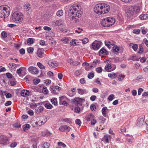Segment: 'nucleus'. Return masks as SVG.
I'll use <instances>...</instances> for the list:
<instances>
[{"mask_svg": "<svg viewBox=\"0 0 148 148\" xmlns=\"http://www.w3.org/2000/svg\"><path fill=\"white\" fill-rule=\"evenodd\" d=\"M129 45V46L131 47L134 51H136L138 48V45L136 44L130 43V44Z\"/></svg>", "mask_w": 148, "mask_h": 148, "instance_id": "obj_22", "label": "nucleus"}, {"mask_svg": "<svg viewBox=\"0 0 148 148\" xmlns=\"http://www.w3.org/2000/svg\"><path fill=\"white\" fill-rule=\"evenodd\" d=\"M140 30L138 29H135L133 30V32L134 33L138 34L140 33Z\"/></svg>", "mask_w": 148, "mask_h": 148, "instance_id": "obj_55", "label": "nucleus"}, {"mask_svg": "<svg viewBox=\"0 0 148 148\" xmlns=\"http://www.w3.org/2000/svg\"><path fill=\"white\" fill-rule=\"evenodd\" d=\"M50 90L52 93L55 94L56 95H57L58 94V93L56 92V89L54 86H52L50 87Z\"/></svg>", "mask_w": 148, "mask_h": 148, "instance_id": "obj_30", "label": "nucleus"}, {"mask_svg": "<svg viewBox=\"0 0 148 148\" xmlns=\"http://www.w3.org/2000/svg\"><path fill=\"white\" fill-rule=\"evenodd\" d=\"M106 109H107V107H104L102 108L101 110L102 113L103 114V115L105 117H106Z\"/></svg>", "mask_w": 148, "mask_h": 148, "instance_id": "obj_31", "label": "nucleus"}, {"mask_svg": "<svg viewBox=\"0 0 148 148\" xmlns=\"http://www.w3.org/2000/svg\"><path fill=\"white\" fill-rule=\"evenodd\" d=\"M0 143L6 145L9 143V139L6 136L2 135L0 136Z\"/></svg>", "mask_w": 148, "mask_h": 148, "instance_id": "obj_6", "label": "nucleus"}, {"mask_svg": "<svg viewBox=\"0 0 148 148\" xmlns=\"http://www.w3.org/2000/svg\"><path fill=\"white\" fill-rule=\"evenodd\" d=\"M29 6L30 4H29L27 3L26 4V12L27 14L29 15L31 14L32 12L31 8Z\"/></svg>", "mask_w": 148, "mask_h": 148, "instance_id": "obj_18", "label": "nucleus"}, {"mask_svg": "<svg viewBox=\"0 0 148 148\" xmlns=\"http://www.w3.org/2000/svg\"><path fill=\"white\" fill-rule=\"evenodd\" d=\"M80 82L82 84H85L86 82L85 80V78H84L81 79L80 80Z\"/></svg>", "mask_w": 148, "mask_h": 148, "instance_id": "obj_58", "label": "nucleus"}, {"mask_svg": "<svg viewBox=\"0 0 148 148\" xmlns=\"http://www.w3.org/2000/svg\"><path fill=\"white\" fill-rule=\"evenodd\" d=\"M71 129V127L67 125H65L60 126L59 129V130L61 131L69 132Z\"/></svg>", "mask_w": 148, "mask_h": 148, "instance_id": "obj_10", "label": "nucleus"}, {"mask_svg": "<svg viewBox=\"0 0 148 148\" xmlns=\"http://www.w3.org/2000/svg\"><path fill=\"white\" fill-rule=\"evenodd\" d=\"M1 36L3 38H4L7 37V33L5 31H3L1 33Z\"/></svg>", "mask_w": 148, "mask_h": 148, "instance_id": "obj_50", "label": "nucleus"}, {"mask_svg": "<svg viewBox=\"0 0 148 148\" xmlns=\"http://www.w3.org/2000/svg\"><path fill=\"white\" fill-rule=\"evenodd\" d=\"M49 143L48 142H46L43 144L42 147L43 148H49Z\"/></svg>", "mask_w": 148, "mask_h": 148, "instance_id": "obj_39", "label": "nucleus"}, {"mask_svg": "<svg viewBox=\"0 0 148 148\" xmlns=\"http://www.w3.org/2000/svg\"><path fill=\"white\" fill-rule=\"evenodd\" d=\"M125 76L123 75L120 74L118 75L117 78L119 81H122L123 80Z\"/></svg>", "mask_w": 148, "mask_h": 148, "instance_id": "obj_38", "label": "nucleus"}, {"mask_svg": "<svg viewBox=\"0 0 148 148\" xmlns=\"http://www.w3.org/2000/svg\"><path fill=\"white\" fill-rule=\"evenodd\" d=\"M82 31V29H81L80 27H78L77 29L75 30V32L79 34Z\"/></svg>", "mask_w": 148, "mask_h": 148, "instance_id": "obj_61", "label": "nucleus"}, {"mask_svg": "<svg viewBox=\"0 0 148 148\" xmlns=\"http://www.w3.org/2000/svg\"><path fill=\"white\" fill-rule=\"evenodd\" d=\"M80 40L82 41V43L84 44H86L89 41L88 39L86 38H85L83 39H81Z\"/></svg>", "mask_w": 148, "mask_h": 148, "instance_id": "obj_40", "label": "nucleus"}, {"mask_svg": "<svg viewBox=\"0 0 148 148\" xmlns=\"http://www.w3.org/2000/svg\"><path fill=\"white\" fill-rule=\"evenodd\" d=\"M63 121L64 122H67L69 123L71 122V119L69 118H66L64 119L63 120Z\"/></svg>", "mask_w": 148, "mask_h": 148, "instance_id": "obj_62", "label": "nucleus"}, {"mask_svg": "<svg viewBox=\"0 0 148 148\" xmlns=\"http://www.w3.org/2000/svg\"><path fill=\"white\" fill-rule=\"evenodd\" d=\"M72 102L77 106H82V99L80 98H75L74 99L71 100Z\"/></svg>", "mask_w": 148, "mask_h": 148, "instance_id": "obj_7", "label": "nucleus"}, {"mask_svg": "<svg viewBox=\"0 0 148 148\" xmlns=\"http://www.w3.org/2000/svg\"><path fill=\"white\" fill-rule=\"evenodd\" d=\"M21 95L23 97L28 96L29 94V91L27 90H22L21 92Z\"/></svg>", "mask_w": 148, "mask_h": 148, "instance_id": "obj_15", "label": "nucleus"}, {"mask_svg": "<svg viewBox=\"0 0 148 148\" xmlns=\"http://www.w3.org/2000/svg\"><path fill=\"white\" fill-rule=\"evenodd\" d=\"M31 124L34 127H36L38 126L37 121H32L31 123Z\"/></svg>", "mask_w": 148, "mask_h": 148, "instance_id": "obj_51", "label": "nucleus"}, {"mask_svg": "<svg viewBox=\"0 0 148 148\" xmlns=\"http://www.w3.org/2000/svg\"><path fill=\"white\" fill-rule=\"evenodd\" d=\"M69 40L67 38H64L61 39V41L64 44H66L68 42Z\"/></svg>", "mask_w": 148, "mask_h": 148, "instance_id": "obj_47", "label": "nucleus"}, {"mask_svg": "<svg viewBox=\"0 0 148 148\" xmlns=\"http://www.w3.org/2000/svg\"><path fill=\"white\" fill-rule=\"evenodd\" d=\"M45 107L48 109H51L53 108V106L49 103H46L44 105Z\"/></svg>", "mask_w": 148, "mask_h": 148, "instance_id": "obj_28", "label": "nucleus"}, {"mask_svg": "<svg viewBox=\"0 0 148 148\" xmlns=\"http://www.w3.org/2000/svg\"><path fill=\"white\" fill-rule=\"evenodd\" d=\"M140 10L139 7L137 6H128L127 7L126 13L127 16H133L134 12H138Z\"/></svg>", "mask_w": 148, "mask_h": 148, "instance_id": "obj_2", "label": "nucleus"}, {"mask_svg": "<svg viewBox=\"0 0 148 148\" xmlns=\"http://www.w3.org/2000/svg\"><path fill=\"white\" fill-rule=\"evenodd\" d=\"M102 141L105 142L107 143H109L108 138L107 136H105L102 139Z\"/></svg>", "mask_w": 148, "mask_h": 148, "instance_id": "obj_41", "label": "nucleus"}, {"mask_svg": "<svg viewBox=\"0 0 148 148\" xmlns=\"http://www.w3.org/2000/svg\"><path fill=\"white\" fill-rule=\"evenodd\" d=\"M114 96L113 94L110 95L108 98V99L110 101H112L114 99Z\"/></svg>", "mask_w": 148, "mask_h": 148, "instance_id": "obj_49", "label": "nucleus"}, {"mask_svg": "<svg viewBox=\"0 0 148 148\" xmlns=\"http://www.w3.org/2000/svg\"><path fill=\"white\" fill-rule=\"evenodd\" d=\"M99 119L101 123H104L106 119L102 116H100Z\"/></svg>", "mask_w": 148, "mask_h": 148, "instance_id": "obj_60", "label": "nucleus"}, {"mask_svg": "<svg viewBox=\"0 0 148 148\" xmlns=\"http://www.w3.org/2000/svg\"><path fill=\"white\" fill-rule=\"evenodd\" d=\"M105 45L108 47H109L111 45V42L108 40H105Z\"/></svg>", "mask_w": 148, "mask_h": 148, "instance_id": "obj_52", "label": "nucleus"}, {"mask_svg": "<svg viewBox=\"0 0 148 148\" xmlns=\"http://www.w3.org/2000/svg\"><path fill=\"white\" fill-rule=\"evenodd\" d=\"M10 13V8L7 6H0V17L1 18L8 17Z\"/></svg>", "mask_w": 148, "mask_h": 148, "instance_id": "obj_3", "label": "nucleus"}, {"mask_svg": "<svg viewBox=\"0 0 148 148\" xmlns=\"http://www.w3.org/2000/svg\"><path fill=\"white\" fill-rule=\"evenodd\" d=\"M139 18L141 20H146L148 19V14H142L139 16Z\"/></svg>", "mask_w": 148, "mask_h": 148, "instance_id": "obj_24", "label": "nucleus"}, {"mask_svg": "<svg viewBox=\"0 0 148 148\" xmlns=\"http://www.w3.org/2000/svg\"><path fill=\"white\" fill-rule=\"evenodd\" d=\"M50 134L51 133L47 130H46L42 131L41 133V135L43 136H49Z\"/></svg>", "mask_w": 148, "mask_h": 148, "instance_id": "obj_20", "label": "nucleus"}, {"mask_svg": "<svg viewBox=\"0 0 148 148\" xmlns=\"http://www.w3.org/2000/svg\"><path fill=\"white\" fill-rule=\"evenodd\" d=\"M37 107V104L36 103H31L30 105V108H36Z\"/></svg>", "mask_w": 148, "mask_h": 148, "instance_id": "obj_63", "label": "nucleus"}, {"mask_svg": "<svg viewBox=\"0 0 148 148\" xmlns=\"http://www.w3.org/2000/svg\"><path fill=\"white\" fill-rule=\"evenodd\" d=\"M112 68V66L110 64H107L105 67V69L108 72H110L111 70L109 71V70L111 69Z\"/></svg>", "mask_w": 148, "mask_h": 148, "instance_id": "obj_26", "label": "nucleus"}, {"mask_svg": "<svg viewBox=\"0 0 148 148\" xmlns=\"http://www.w3.org/2000/svg\"><path fill=\"white\" fill-rule=\"evenodd\" d=\"M113 50L114 52H117L119 50V47L117 46H114L113 47Z\"/></svg>", "mask_w": 148, "mask_h": 148, "instance_id": "obj_57", "label": "nucleus"}, {"mask_svg": "<svg viewBox=\"0 0 148 148\" xmlns=\"http://www.w3.org/2000/svg\"><path fill=\"white\" fill-rule=\"evenodd\" d=\"M53 23L56 26H59L62 25L63 23L62 20H59L54 21Z\"/></svg>", "mask_w": 148, "mask_h": 148, "instance_id": "obj_21", "label": "nucleus"}, {"mask_svg": "<svg viewBox=\"0 0 148 148\" xmlns=\"http://www.w3.org/2000/svg\"><path fill=\"white\" fill-rule=\"evenodd\" d=\"M102 70V69L101 67H97L96 69V71L98 73H101Z\"/></svg>", "mask_w": 148, "mask_h": 148, "instance_id": "obj_53", "label": "nucleus"}, {"mask_svg": "<svg viewBox=\"0 0 148 148\" xmlns=\"http://www.w3.org/2000/svg\"><path fill=\"white\" fill-rule=\"evenodd\" d=\"M42 92L45 94H46L48 93V90L47 88L46 87H43L42 89Z\"/></svg>", "mask_w": 148, "mask_h": 148, "instance_id": "obj_43", "label": "nucleus"}, {"mask_svg": "<svg viewBox=\"0 0 148 148\" xmlns=\"http://www.w3.org/2000/svg\"><path fill=\"white\" fill-rule=\"evenodd\" d=\"M103 4L104 5V7H103V12H105V14L106 13L109 11L110 9V7L108 5L104 3H103Z\"/></svg>", "mask_w": 148, "mask_h": 148, "instance_id": "obj_14", "label": "nucleus"}, {"mask_svg": "<svg viewBox=\"0 0 148 148\" xmlns=\"http://www.w3.org/2000/svg\"><path fill=\"white\" fill-rule=\"evenodd\" d=\"M29 71L32 74H37L39 72L38 69L36 68L33 66L29 67L28 68Z\"/></svg>", "mask_w": 148, "mask_h": 148, "instance_id": "obj_9", "label": "nucleus"}, {"mask_svg": "<svg viewBox=\"0 0 148 148\" xmlns=\"http://www.w3.org/2000/svg\"><path fill=\"white\" fill-rule=\"evenodd\" d=\"M37 65L38 67L41 69H44L45 68V66H44L40 62H38Z\"/></svg>", "mask_w": 148, "mask_h": 148, "instance_id": "obj_34", "label": "nucleus"}, {"mask_svg": "<svg viewBox=\"0 0 148 148\" xmlns=\"http://www.w3.org/2000/svg\"><path fill=\"white\" fill-rule=\"evenodd\" d=\"M43 52V49H38L37 52V55L40 58H42Z\"/></svg>", "mask_w": 148, "mask_h": 148, "instance_id": "obj_16", "label": "nucleus"}, {"mask_svg": "<svg viewBox=\"0 0 148 148\" xmlns=\"http://www.w3.org/2000/svg\"><path fill=\"white\" fill-rule=\"evenodd\" d=\"M63 14V11L61 10H58L56 13V15L58 16H61Z\"/></svg>", "mask_w": 148, "mask_h": 148, "instance_id": "obj_35", "label": "nucleus"}, {"mask_svg": "<svg viewBox=\"0 0 148 148\" xmlns=\"http://www.w3.org/2000/svg\"><path fill=\"white\" fill-rule=\"evenodd\" d=\"M23 126V129L24 131L27 130L30 127V125L28 124H25Z\"/></svg>", "mask_w": 148, "mask_h": 148, "instance_id": "obj_33", "label": "nucleus"}, {"mask_svg": "<svg viewBox=\"0 0 148 148\" xmlns=\"http://www.w3.org/2000/svg\"><path fill=\"white\" fill-rule=\"evenodd\" d=\"M108 76L112 79H114L117 77L116 75L114 73H111L108 74Z\"/></svg>", "mask_w": 148, "mask_h": 148, "instance_id": "obj_25", "label": "nucleus"}, {"mask_svg": "<svg viewBox=\"0 0 148 148\" xmlns=\"http://www.w3.org/2000/svg\"><path fill=\"white\" fill-rule=\"evenodd\" d=\"M79 106H77L75 108V111L77 113H79L80 112V109L79 107Z\"/></svg>", "mask_w": 148, "mask_h": 148, "instance_id": "obj_64", "label": "nucleus"}, {"mask_svg": "<svg viewBox=\"0 0 148 148\" xmlns=\"http://www.w3.org/2000/svg\"><path fill=\"white\" fill-rule=\"evenodd\" d=\"M6 75L8 78H11L12 77V75L10 73H6Z\"/></svg>", "mask_w": 148, "mask_h": 148, "instance_id": "obj_59", "label": "nucleus"}, {"mask_svg": "<svg viewBox=\"0 0 148 148\" xmlns=\"http://www.w3.org/2000/svg\"><path fill=\"white\" fill-rule=\"evenodd\" d=\"M67 99V97L65 96H62L60 97V103L66 101Z\"/></svg>", "mask_w": 148, "mask_h": 148, "instance_id": "obj_32", "label": "nucleus"}, {"mask_svg": "<svg viewBox=\"0 0 148 148\" xmlns=\"http://www.w3.org/2000/svg\"><path fill=\"white\" fill-rule=\"evenodd\" d=\"M143 52V48L142 45H140L139 46V51L138 53H142Z\"/></svg>", "mask_w": 148, "mask_h": 148, "instance_id": "obj_37", "label": "nucleus"}, {"mask_svg": "<svg viewBox=\"0 0 148 148\" xmlns=\"http://www.w3.org/2000/svg\"><path fill=\"white\" fill-rule=\"evenodd\" d=\"M103 3H99L96 5L94 8V10L97 14H104L105 12H103V8L104 7Z\"/></svg>", "mask_w": 148, "mask_h": 148, "instance_id": "obj_5", "label": "nucleus"}, {"mask_svg": "<svg viewBox=\"0 0 148 148\" xmlns=\"http://www.w3.org/2000/svg\"><path fill=\"white\" fill-rule=\"evenodd\" d=\"M94 76V73L91 72L89 73L88 75V77L89 79H91Z\"/></svg>", "mask_w": 148, "mask_h": 148, "instance_id": "obj_42", "label": "nucleus"}, {"mask_svg": "<svg viewBox=\"0 0 148 148\" xmlns=\"http://www.w3.org/2000/svg\"><path fill=\"white\" fill-rule=\"evenodd\" d=\"M101 45V43L99 41H95L92 44V47L94 50L98 49Z\"/></svg>", "mask_w": 148, "mask_h": 148, "instance_id": "obj_8", "label": "nucleus"}, {"mask_svg": "<svg viewBox=\"0 0 148 148\" xmlns=\"http://www.w3.org/2000/svg\"><path fill=\"white\" fill-rule=\"evenodd\" d=\"M47 63L50 67L53 68H55L57 67L58 64V62L52 61L51 60L48 61Z\"/></svg>", "mask_w": 148, "mask_h": 148, "instance_id": "obj_11", "label": "nucleus"}, {"mask_svg": "<svg viewBox=\"0 0 148 148\" xmlns=\"http://www.w3.org/2000/svg\"><path fill=\"white\" fill-rule=\"evenodd\" d=\"M79 7L78 5H73L70 8L69 15H72L70 16L69 18L73 23H77L79 21V18L81 16V12L79 11Z\"/></svg>", "mask_w": 148, "mask_h": 148, "instance_id": "obj_1", "label": "nucleus"}, {"mask_svg": "<svg viewBox=\"0 0 148 148\" xmlns=\"http://www.w3.org/2000/svg\"><path fill=\"white\" fill-rule=\"evenodd\" d=\"M43 110V108L42 106H40L38 107V109L37 110V112L38 113H40L42 112Z\"/></svg>", "mask_w": 148, "mask_h": 148, "instance_id": "obj_46", "label": "nucleus"}, {"mask_svg": "<svg viewBox=\"0 0 148 148\" xmlns=\"http://www.w3.org/2000/svg\"><path fill=\"white\" fill-rule=\"evenodd\" d=\"M45 121L44 122H43L42 120V121H38V122H37L38 126H40L44 124L45 123Z\"/></svg>", "mask_w": 148, "mask_h": 148, "instance_id": "obj_44", "label": "nucleus"}, {"mask_svg": "<svg viewBox=\"0 0 148 148\" xmlns=\"http://www.w3.org/2000/svg\"><path fill=\"white\" fill-rule=\"evenodd\" d=\"M75 123L78 125L79 126H80L81 123V121L80 120V119H77L75 120Z\"/></svg>", "mask_w": 148, "mask_h": 148, "instance_id": "obj_56", "label": "nucleus"}, {"mask_svg": "<svg viewBox=\"0 0 148 148\" xmlns=\"http://www.w3.org/2000/svg\"><path fill=\"white\" fill-rule=\"evenodd\" d=\"M107 52V51L106 50L103 48L100 50L99 52V53L100 55L102 54L103 55H105L106 54V53Z\"/></svg>", "mask_w": 148, "mask_h": 148, "instance_id": "obj_29", "label": "nucleus"}, {"mask_svg": "<svg viewBox=\"0 0 148 148\" xmlns=\"http://www.w3.org/2000/svg\"><path fill=\"white\" fill-rule=\"evenodd\" d=\"M34 41L32 38H29L27 40V43L29 45H31L34 43Z\"/></svg>", "mask_w": 148, "mask_h": 148, "instance_id": "obj_36", "label": "nucleus"}, {"mask_svg": "<svg viewBox=\"0 0 148 148\" xmlns=\"http://www.w3.org/2000/svg\"><path fill=\"white\" fill-rule=\"evenodd\" d=\"M40 81V79H39L37 78L36 79H34L33 80V82L35 85H36L39 83Z\"/></svg>", "mask_w": 148, "mask_h": 148, "instance_id": "obj_54", "label": "nucleus"}, {"mask_svg": "<svg viewBox=\"0 0 148 148\" xmlns=\"http://www.w3.org/2000/svg\"><path fill=\"white\" fill-rule=\"evenodd\" d=\"M51 101L53 105L55 106H57V105L58 102L56 98H52L51 100Z\"/></svg>", "mask_w": 148, "mask_h": 148, "instance_id": "obj_27", "label": "nucleus"}, {"mask_svg": "<svg viewBox=\"0 0 148 148\" xmlns=\"http://www.w3.org/2000/svg\"><path fill=\"white\" fill-rule=\"evenodd\" d=\"M94 116L92 114H89L86 117V120L87 121H90L92 120L94 118Z\"/></svg>", "mask_w": 148, "mask_h": 148, "instance_id": "obj_19", "label": "nucleus"}, {"mask_svg": "<svg viewBox=\"0 0 148 148\" xmlns=\"http://www.w3.org/2000/svg\"><path fill=\"white\" fill-rule=\"evenodd\" d=\"M34 51V48L32 47L28 48L27 49V51L29 53H32Z\"/></svg>", "mask_w": 148, "mask_h": 148, "instance_id": "obj_45", "label": "nucleus"}, {"mask_svg": "<svg viewBox=\"0 0 148 148\" xmlns=\"http://www.w3.org/2000/svg\"><path fill=\"white\" fill-rule=\"evenodd\" d=\"M23 16L20 12H15L12 15V20L17 23H20L23 21Z\"/></svg>", "mask_w": 148, "mask_h": 148, "instance_id": "obj_4", "label": "nucleus"}, {"mask_svg": "<svg viewBox=\"0 0 148 148\" xmlns=\"http://www.w3.org/2000/svg\"><path fill=\"white\" fill-rule=\"evenodd\" d=\"M144 124V119L143 118H139L138 119L137 125L138 126H142Z\"/></svg>", "mask_w": 148, "mask_h": 148, "instance_id": "obj_17", "label": "nucleus"}, {"mask_svg": "<svg viewBox=\"0 0 148 148\" xmlns=\"http://www.w3.org/2000/svg\"><path fill=\"white\" fill-rule=\"evenodd\" d=\"M107 21V18L102 19L101 22V25L104 27H109V24Z\"/></svg>", "mask_w": 148, "mask_h": 148, "instance_id": "obj_12", "label": "nucleus"}, {"mask_svg": "<svg viewBox=\"0 0 148 148\" xmlns=\"http://www.w3.org/2000/svg\"><path fill=\"white\" fill-rule=\"evenodd\" d=\"M77 92L78 93L82 95L86 93V90L85 89H81L80 88L77 89Z\"/></svg>", "mask_w": 148, "mask_h": 148, "instance_id": "obj_23", "label": "nucleus"}, {"mask_svg": "<svg viewBox=\"0 0 148 148\" xmlns=\"http://www.w3.org/2000/svg\"><path fill=\"white\" fill-rule=\"evenodd\" d=\"M58 144L59 146H61L63 148H65L66 147V145L63 143L61 142H58Z\"/></svg>", "mask_w": 148, "mask_h": 148, "instance_id": "obj_48", "label": "nucleus"}, {"mask_svg": "<svg viewBox=\"0 0 148 148\" xmlns=\"http://www.w3.org/2000/svg\"><path fill=\"white\" fill-rule=\"evenodd\" d=\"M108 23L109 26L113 25L115 22V20L113 18L108 17L107 18Z\"/></svg>", "mask_w": 148, "mask_h": 148, "instance_id": "obj_13", "label": "nucleus"}]
</instances>
